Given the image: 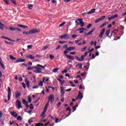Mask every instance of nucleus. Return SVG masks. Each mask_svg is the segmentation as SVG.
I'll return each mask as SVG.
<instances>
[{"mask_svg": "<svg viewBox=\"0 0 126 126\" xmlns=\"http://www.w3.org/2000/svg\"><path fill=\"white\" fill-rule=\"evenodd\" d=\"M10 115L11 116H13V117H14V118H17V116H18V114L16 113L15 112H11Z\"/></svg>", "mask_w": 126, "mask_h": 126, "instance_id": "ddd939ff", "label": "nucleus"}, {"mask_svg": "<svg viewBox=\"0 0 126 126\" xmlns=\"http://www.w3.org/2000/svg\"><path fill=\"white\" fill-rule=\"evenodd\" d=\"M40 32L39 30L37 29H33L30 31L28 32H23V34H25V35H29V34H36V33H39Z\"/></svg>", "mask_w": 126, "mask_h": 126, "instance_id": "f257e3e1", "label": "nucleus"}, {"mask_svg": "<svg viewBox=\"0 0 126 126\" xmlns=\"http://www.w3.org/2000/svg\"><path fill=\"white\" fill-rule=\"evenodd\" d=\"M99 21H100V19H97L95 21V23H98Z\"/></svg>", "mask_w": 126, "mask_h": 126, "instance_id": "680f3d73", "label": "nucleus"}, {"mask_svg": "<svg viewBox=\"0 0 126 126\" xmlns=\"http://www.w3.org/2000/svg\"><path fill=\"white\" fill-rule=\"evenodd\" d=\"M48 107H49V104L48 103H46V104L45 105V106L44 107V110H45L46 111H47V109H48Z\"/></svg>", "mask_w": 126, "mask_h": 126, "instance_id": "e433bc0d", "label": "nucleus"}, {"mask_svg": "<svg viewBox=\"0 0 126 126\" xmlns=\"http://www.w3.org/2000/svg\"><path fill=\"white\" fill-rule=\"evenodd\" d=\"M87 49V46H85V47L82 48L81 52H84Z\"/></svg>", "mask_w": 126, "mask_h": 126, "instance_id": "79ce46f5", "label": "nucleus"}, {"mask_svg": "<svg viewBox=\"0 0 126 126\" xmlns=\"http://www.w3.org/2000/svg\"><path fill=\"white\" fill-rule=\"evenodd\" d=\"M96 9H92L89 12H87V14H92V13H95Z\"/></svg>", "mask_w": 126, "mask_h": 126, "instance_id": "4468645a", "label": "nucleus"}, {"mask_svg": "<svg viewBox=\"0 0 126 126\" xmlns=\"http://www.w3.org/2000/svg\"><path fill=\"white\" fill-rule=\"evenodd\" d=\"M76 54V52H70L69 53V55H75Z\"/></svg>", "mask_w": 126, "mask_h": 126, "instance_id": "774afa93", "label": "nucleus"}, {"mask_svg": "<svg viewBox=\"0 0 126 126\" xmlns=\"http://www.w3.org/2000/svg\"><path fill=\"white\" fill-rule=\"evenodd\" d=\"M38 86H43V82L40 81L38 84Z\"/></svg>", "mask_w": 126, "mask_h": 126, "instance_id": "8fccbe9b", "label": "nucleus"}, {"mask_svg": "<svg viewBox=\"0 0 126 126\" xmlns=\"http://www.w3.org/2000/svg\"><path fill=\"white\" fill-rule=\"evenodd\" d=\"M22 85L24 89H26V84H25V83H22Z\"/></svg>", "mask_w": 126, "mask_h": 126, "instance_id": "c03bdc74", "label": "nucleus"}, {"mask_svg": "<svg viewBox=\"0 0 126 126\" xmlns=\"http://www.w3.org/2000/svg\"><path fill=\"white\" fill-rule=\"evenodd\" d=\"M66 111H69V112H71V109H70V107H68L66 109Z\"/></svg>", "mask_w": 126, "mask_h": 126, "instance_id": "3c124183", "label": "nucleus"}, {"mask_svg": "<svg viewBox=\"0 0 126 126\" xmlns=\"http://www.w3.org/2000/svg\"><path fill=\"white\" fill-rule=\"evenodd\" d=\"M32 64H33V63H32V62H28V65H29L30 66H31V65H32Z\"/></svg>", "mask_w": 126, "mask_h": 126, "instance_id": "4d7b16f0", "label": "nucleus"}, {"mask_svg": "<svg viewBox=\"0 0 126 126\" xmlns=\"http://www.w3.org/2000/svg\"><path fill=\"white\" fill-rule=\"evenodd\" d=\"M72 38H73V39H75V38H76V37H78V35H76V34H73L71 35Z\"/></svg>", "mask_w": 126, "mask_h": 126, "instance_id": "37998d69", "label": "nucleus"}, {"mask_svg": "<svg viewBox=\"0 0 126 126\" xmlns=\"http://www.w3.org/2000/svg\"><path fill=\"white\" fill-rule=\"evenodd\" d=\"M9 30H10L11 31H15V28L9 27Z\"/></svg>", "mask_w": 126, "mask_h": 126, "instance_id": "72a5a7b5", "label": "nucleus"}, {"mask_svg": "<svg viewBox=\"0 0 126 126\" xmlns=\"http://www.w3.org/2000/svg\"><path fill=\"white\" fill-rule=\"evenodd\" d=\"M91 26H92V24H89L88 25V26H87V29H90V27H91Z\"/></svg>", "mask_w": 126, "mask_h": 126, "instance_id": "5fc2aeb1", "label": "nucleus"}, {"mask_svg": "<svg viewBox=\"0 0 126 126\" xmlns=\"http://www.w3.org/2000/svg\"><path fill=\"white\" fill-rule=\"evenodd\" d=\"M22 103L24 104V105H26L28 104V101H27L25 99H23Z\"/></svg>", "mask_w": 126, "mask_h": 126, "instance_id": "412c9836", "label": "nucleus"}, {"mask_svg": "<svg viewBox=\"0 0 126 126\" xmlns=\"http://www.w3.org/2000/svg\"><path fill=\"white\" fill-rule=\"evenodd\" d=\"M9 1V0H3L4 2H5L7 5L9 4V2H8Z\"/></svg>", "mask_w": 126, "mask_h": 126, "instance_id": "58836bf2", "label": "nucleus"}, {"mask_svg": "<svg viewBox=\"0 0 126 126\" xmlns=\"http://www.w3.org/2000/svg\"><path fill=\"white\" fill-rule=\"evenodd\" d=\"M66 58H67L69 60H71L72 61H74V57L68 55H65Z\"/></svg>", "mask_w": 126, "mask_h": 126, "instance_id": "6e6552de", "label": "nucleus"}, {"mask_svg": "<svg viewBox=\"0 0 126 126\" xmlns=\"http://www.w3.org/2000/svg\"><path fill=\"white\" fill-rule=\"evenodd\" d=\"M59 38H60L61 39H65V38H66V35H65V34L63 35H61L59 37Z\"/></svg>", "mask_w": 126, "mask_h": 126, "instance_id": "c85d7f7f", "label": "nucleus"}, {"mask_svg": "<svg viewBox=\"0 0 126 126\" xmlns=\"http://www.w3.org/2000/svg\"><path fill=\"white\" fill-rule=\"evenodd\" d=\"M22 64V65H24L25 66V67H28V65H27L25 63H23Z\"/></svg>", "mask_w": 126, "mask_h": 126, "instance_id": "0e129e2a", "label": "nucleus"}, {"mask_svg": "<svg viewBox=\"0 0 126 126\" xmlns=\"http://www.w3.org/2000/svg\"><path fill=\"white\" fill-rule=\"evenodd\" d=\"M77 21H79V22H81L83 21V19H77Z\"/></svg>", "mask_w": 126, "mask_h": 126, "instance_id": "bf43d9fd", "label": "nucleus"}, {"mask_svg": "<svg viewBox=\"0 0 126 126\" xmlns=\"http://www.w3.org/2000/svg\"><path fill=\"white\" fill-rule=\"evenodd\" d=\"M0 65L1 66L2 68H3V69H5V68L4 67V64H2V63H1V58H0Z\"/></svg>", "mask_w": 126, "mask_h": 126, "instance_id": "4be33fe9", "label": "nucleus"}, {"mask_svg": "<svg viewBox=\"0 0 126 126\" xmlns=\"http://www.w3.org/2000/svg\"><path fill=\"white\" fill-rule=\"evenodd\" d=\"M17 27H20L21 28H22L23 25L19 24L17 25Z\"/></svg>", "mask_w": 126, "mask_h": 126, "instance_id": "e2e57ef3", "label": "nucleus"}, {"mask_svg": "<svg viewBox=\"0 0 126 126\" xmlns=\"http://www.w3.org/2000/svg\"><path fill=\"white\" fill-rule=\"evenodd\" d=\"M11 2H12L15 5H17V2L15 0H11Z\"/></svg>", "mask_w": 126, "mask_h": 126, "instance_id": "cd10ccee", "label": "nucleus"}, {"mask_svg": "<svg viewBox=\"0 0 126 126\" xmlns=\"http://www.w3.org/2000/svg\"><path fill=\"white\" fill-rule=\"evenodd\" d=\"M32 47H33V46L30 45L28 46L27 48L28 49V50H30V49H32Z\"/></svg>", "mask_w": 126, "mask_h": 126, "instance_id": "de8ad7c7", "label": "nucleus"}, {"mask_svg": "<svg viewBox=\"0 0 126 126\" xmlns=\"http://www.w3.org/2000/svg\"><path fill=\"white\" fill-rule=\"evenodd\" d=\"M26 85L28 86V88H29V86H30V82H29V81H28L26 83Z\"/></svg>", "mask_w": 126, "mask_h": 126, "instance_id": "49530a36", "label": "nucleus"}, {"mask_svg": "<svg viewBox=\"0 0 126 126\" xmlns=\"http://www.w3.org/2000/svg\"><path fill=\"white\" fill-rule=\"evenodd\" d=\"M79 68H82V64L80 63V64H79Z\"/></svg>", "mask_w": 126, "mask_h": 126, "instance_id": "338daca9", "label": "nucleus"}, {"mask_svg": "<svg viewBox=\"0 0 126 126\" xmlns=\"http://www.w3.org/2000/svg\"><path fill=\"white\" fill-rule=\"evenodd\" d=\"M39 88V86H35L32 87V89H38Z\"/></svg>", "mask_w": 126, "mask_h": 126, "instance_id": "603ef678", "label": "nucleus"}, {"mask_svg": "<svg viewBox=\"0 0 126 126\" xmlns=\"http://www.w3.org/2000/svg\"><path fill=\"white\" fill-rule=\"evenodd\" d=\"M16 99H18L19 97L21 96V93L18 92V91H16L15 94Z\"/></svg>", "mask_w": 126, "mask_h": 126, "instance_id": "0eeeda50", "label": "nucleus"}, {"mask_svg": "<svg viewBox=\"0 0 126 126\" xmlns=\"http://www.w3.org/2000/svg\"><path fill=\"white\" fill-rule=\"evenodd\" d=\"M27 58L28 59H30V60H34L35 59V56L30 55L27 56Z\"/></svg>", "mask_w": 126, "mask_h": 126, "instance_id": "dca6fc26", "label": "nucleus"}, {"mask_svg": "<svg viewBox=\"0 0 126 126\" xmlns=\"http://www.w3.org/2000/svg\"><path fill=\"white\" fill-rule=\"evenodd\" d=\"M33 5L32 4H28V9H32L33 8Z\"/></svg>", "mask_w": 126, "mask_h": 126, "instance_id": "5701e85b", "label": "nucleus"}, {"mask_svg": "<svg viewBox=\"0 0 126 126\" xmlns=\"http://www.w3.org/2000/svg\"><path fill=\"white\" fill-rule=\"evenodd\" d=\"M75 49H76V48H75V47H69L67 48V50L68 51H73V50H75Z\"/></svg>", "mask_w": 126, "mask_h": 126, "instance_id": "aec40b11", "label": "nucleus"}, {"mask_svg": "<svg viewBox=\"0 0 126 126\" xmlns=\"http://www.w3.org/2000/svg\"><path fill=\"white\" fill-rule=\"evenodd\" d=\"M33 72H35V73H42V71L39 70H34Z\"/></svg>", "mask_w": 126, "mask_h": 126, "instance_id": "393cba45", "label": "nucleus"}, {"mask_svg": "<svg viewBox=\"0 0 126 126\" xmlns=\"http://www.w3.org/2000/svg\"><path fill=\"white\" fill-rule=\"evenodd\" d=\"M10 60H12V61H15V60H16V58L14 57L13 56H12V55L10 56Z\"/></svg>", "mask_w": 126, "mask_h": 126, "instance_id": "bb28decb", "label": "nucleus"}, {"mask_svg": "<svg viewBox=\"0 0 126 126\" xmlns=\"http://www.w3.org/2000/svg\"><path fill=\"white\" fill-rule=\"evenodd\" d=\"M36 66H38V67H41V68L45 69V67H47V64H44V66H43L41 64H37Z\"/></svg>", "mask_w": 126, "mask_h": 126, "instance_id": "f3484780", "label": "nucleus"}, {"mask_svg": "<svg viewBox=\"0 0 126 126\" xmlns=\"http://www.w3.org/2000/svg\"><path fill=\"white\" fill-rule=\"evenodd\" d=\"M11 95V90L10 89V87H8V95H7L8 100H7V101H9V100H10Z\"/></svg>", "mask_w": 126, "mask_h": 126, "instance_id": "423d86ee", "label": "nucleus"}, {"mask_svg": "<svg viewBox=\"0 0 126 126\" xmlns=\"http://www.w3.org/2000/svg\"><path fill=\"white\" fill-rule=\"evenodd\" d=\"M16 104L17 106V109H22V105H21V101L19 100H17L16 101Z\"/></svg>", "mask_w": 126, "mask_h": 126, "instance_id": "20e7f679", "label": "nucleus"}, {"mask_svg": "<svg viewBox=\"0 0 126 126\" xmlns=\"http://www.w3.org/2000/svg\"><path fill=\"white\" fill-rule=\"evenodd\" d=\"M83 98V95H81V92H79V94L78 95L77 97H76V99L77 100L78 99H82Z\"/></svg>", "mask_w": 126, "mask_h": 126, "instance_id": "9d476101", "label": "nucleus"}, {"mask_svg": "<svg viewBox=\"0 0 126 126\" xmlns=\"http://www.w3.org/2000/svg\"><path fill=\"white\" fill-rule=\"evenodd\" d=\"M46 112H47V110L43 109V111L41 114V117H43V116H44L45 114H46Z\"/></svg>", "mask_w": 126, "mask_h": 126, "instance_id": "a878e982", "label": "nucleus"}, {"mask_svg": "<svg viewBox=\"0 0 126 126\" xmlns=\"http://www.w3.org/2000/svg\"><path fill=\"white\" fill-rule=\"evenodd\" d=\"M32 69H34V67H30L27 68V70H32Z\"/></svg>", "mask_w": 126, "mask_h": 126, "instance_id": "a18cd8bd", "label": "nucleus"}, {"mask_svg": "<svg viewBox=\"0 0 126 126\" xmlns=\"http://www.w3.org/2000/svg\"><path fill=\"white\" fill-rule=\"evenodd\" d=\"M107 24H108V22H106L105 23H103V24H102L99 28H102V27H104V26H106V25H107Z\"/></svg>", "mask_w": 126, "mask_h": 126, "instance_id": "b1692460", "label": "nucleus"}, {"mask_svg": "<svg viewBox=\"0 0 126 126\" xmlns=\"http://www.w3.org/2000/svg\"><path fill=\"white\" fill-rule=\"evenodd\" d=\"M50 60H53L55 58V56L51 54L50 55Z\"/></svg>", "mask_w": 126, "mask_h": 126, "instance_id": "864d4df0", "label": "nucleus"}, {"mask_svg": "<svg viewBox=\"0 0 126 126\" xmlns=\"http://www.w3.org/2000/svg\"><path fill=\"white\" fill-rule=\"evenodd\" d=\"M68 70V68H66V69H64V70L62 71V73L63 74L64 73H66Z\"/></svg>", "mask_w": 126, "mask_h": 126, "instance_id": "c756f323", "label": "nucleus"}, {"mask_svg": "<svg viewBox=\"0 0 126 126\" xmlns=\"http://www.w3.org/2000/svg\"><path fill=\"white\" fill-rule=\"evenodd\" d=\"M65 22H63V23H62L61 24H60V25H59V27H62V26H63V25H64V24H65Z\"/></svg>", "mask_w": 126, "mask_h": 126, "instance_id": "6e6d98bb", "label": "nucleus"}, {"mask_svg": "<svg viewBox=\"0 0 126 126\" xmlns=\"http://www.w3.org/2000/svg\"><path fill=\"white\" fill-rule=\"evenodd\" d=\"M65 36H66V38L67 39H69V35H68V34H65Z\"/></svg>", "mask_w": 126, "mask_h": 126, "instance_id": "052dcab7", "label": "nucleus"}, {"mask_svg": "<svg viewBox=\"0 0 126 126\" xmlns=\"http://www.w3.org/2000/svg\"><path fill=\"white\" fill-rule=\"evenodd\" d=\"M106 18V16H101L100 18H99V20H100V21H102V20H104V19Z\"/></svg>", "mask_w": 126, "mask_h": 126, "instance_id": "7c9ffc66", "label": "nucleus"}, {"mask_svg": "<svg viewBox=\"0 0 126 126\" xmlns=\"http://www.w3.org/2000/svg\"><path fill=\"white\" fill-rule=\"evenodd\" d=\"M34 69H37L38 70H42V69L39 67H33Z\"/></svg>", "mask_w": 126, "mask_h": 126, "instance_id": "ea45409f", "label": "nucleus"}, {"mask_svg": "<svg viewBox=\"0 0 126 126\" xmlns=\"http://www.w3.org/2000/svg\"><path fill=\"white\" fill-rule=\"evenodd\" d=\"M0 25H1V26H0V29L2 31H3V28H4V27H5V25H4V24L1 23V22H0Z\"/></svg>", "mask_w": 126, "mask_h": 126, "instance_id": "a211bd4d", "label": "nucleus"}, {"mask_svg": "<svg viewBox=\"0 0 126 126\" xmlns=\"http://www.w3.org/2000/svg\"><path fill=\"white\" fill-rule=\"evenodd\" d=\"M79 23L80 25H81V27H83L84 26V22L83 21H82V22H80Z\"/></svg>", "mask_w": 126, "mask_h": 126, "instance_id": "2f4dec72", "label": "nucleus"}, {"mask_svg": "<svg viewBox=\"0 0 126 126\" xmlns=\"http://www.w3.org/2000/svg\"><path fill=\"white\" fill-rule=\"evenodd\" d=\"M89 52L87 51L86 53H85V54H84V57L85 58L86 57V56H87V54H89Z\"/></svg>", "mask_w": 126, "mask_h": 126, "instance_id": "13d9d810", "label": "nucleus"}, {"mask_svg": "<svg viewBox=\"0 0 126 126\" xmlns=\"http://www.w3.org/2000/svg\"><path fill=\"white\" fill-rule=\"evenodd\" d=\"M105 31H106V29L103 28L102 30H100V33L99 35V38H103V35L105 34Z\"/></svg>", "mask_w": 126, "mask_h": 126, "instance_id": "39448f33", "label": "nucleus"}, {"mask_svg": "<svg viewBox=\"0 0 126 126\" xmlns=\"http://www.w3.org/2000/svg\"><path fill=\"white\" fill-rule=\"evenodd\" d=\"M49 48V46L47 45H45L42 49V51H45L46 49H48Z\"/></svg>", "mask_w": 126, "mask_h": 126, "instance_id": "a19ab883", "label": "nucleus"}, {"mask_svg": "<svg viewBox=\"0 0 126 126\" xmlns=\"http://www.w3.org/2000/svg\"><path fill=\"white\" fill-rule=\"evenodd\" d=\"M15 30H16V31H18L19 32H21V31H22L21 30V29L18 28H15Z\"/></svg>", "mask_w": 126, "mask_h": 126, "instance_id": "09e8293b", "label": "nucleus"}, {"mask_svg": "<svg viewBox=\"0 0 126 126\" xmlns=\"http://www.w3.org/2000/svg\"><path fill=\"white\" fill-rule=\"evenodd\" d=\"M119 16L118 14H115V15H113L111 17L108 18V20H112V19H114V18H117V17H118Z\"/></svg>", "mask_w": 126, "mask_h": 126, "instance_id": "9b49d317", "label": "nucleus"}, {"mask_svg": "<svg viewBox=\"0 0 126 126\" xmlns=\"http://www.w3.org/2000/svg\"><path fill=\"white\" fill-rule=\"evenodd\" d=\"M58 70H59V68H54L53 70V72H54V73H56V72H58Z\"/></svg>", "mask_w": 126, "mask_h": 126, "instance_id": "f704fd0d", "label": "nucleus"}, {"mask_svg": "<svg viewBox=\"0 0 126 126\" xmlns=\"http://www.w3.org/2000/svg\"><path fill=\"white\" fill-rule=\"evenodd\" d=\"M5 44H7L8 45H13V43L9 42H8L7 41H5Z\"/></svg>", "mask_w": 126, "mask_h": 126, "instance_id": "4c0bfd02", "label": "nucleus"}, {"mask_svg": "<svg viewBox=\"0 0 126 126\" xmlns=\"http://www.w3.org/2000/svg\"><path fill=\"white\" fill-rule=\"evenodd\" d=\"M17 121H22V117H21V116H19L17 118Z\"/></svg>", "mask_w": 126, "mask_h": 126, "instance_id": "c9c22d12", "label": "nucleus"}, {"mask_svg": "<svg viewBox=\"0 0 126 126\" xmlns=\"http://www.w3.org/2000/svg\"><path fill=\"white\" fill-rule=\"evenodd\" d=\"M28 99L29 103H31V102H32V99H31L30 95L28 96Z\"/></svg>", "mask_w": 126, "mask_h": 126, "instance_id": "473e14b6", "label": "nucleus"}, {"mask_svg": "<svg viewBox=\"0 0 126 126\" xmlns=\"http://www.w3.org/2000/svg\"><path fill=\"white\" fill-rule=\"evenodd\" d=\"M75 58L78 62H83L85 59V57L83 55H82L81 58L78 57L77 56H75Z\"/></svg>", "mask_w": 126, "mask_h": 126, "instance_id": "7ed1b4c3", "label": "nucleus"}, {"mask_svg": "<svg viewBox=\"0 0 126 126\" xmlns=\"http://www.w3.org/2000/svg\"><path fill=\"white\" fill-rule=\"evenodd\" d=\"M111 31V30L108 29L107 30L106 32H105V36L106 37L109 36V35H110V32Z\"/></svg>", "mask_w": 126, "mask_h": 126, "instance_id": "6ab92c4d", "label": "nucleus"}, {"mask_svg": "<svg viewBox=\"0 0 126 126\" xmlns=\"http://www.w3.org/2000/svg\"><path fill=\"white\" fill-rule=\"evenodd\" d=\"M25 61H26L25 59H19L15 62V63H24Z\"/></svg>", "mask_w": 126, "mask_h": 126, "instance_id": "1a4fd4ad", "label": "nucleus"}, {"mask_svg": "<svg viewBox=\"0 0 126 126\" xmlns=\"http://www.w3.org/2000/svg\"><path fill=\"white\" fill-rule=\"evenodd\" d=\"M60 88H61V93L63 96H64V93L65 92H64V88H63V87H61Z\"/></svg>", "mask_w": 126, "mask_h": 126, "instance_id": "f8f14e48", "label": "nucleus"}, {"mask_svg": "<svg viewBox=\"0 0 126 126\" xmlns=\"http://www.w3.org/2000/svg\"><path fill=\"white\" fill-rule=\"evenodd\" d=\"M69 91H71V88H70L69 89H67L65 91V92H69Z\"/></svg>", "mask_w": 126, "mask_h": 126, "instance_id": "69168bd1", "label": "nucleus"}, {"mask_svg": "<svg viewBox=\"0 0 126 126\" xmlns=\"http://www.w3.org/2000/svg\"><path fill=\"white\" fill-rule=\"evenodd\" d=\"M2 38L3 39H5L6 40H8L10 42H15V41H14V40L11 39L9 38H8V37H5V36H2Z\"/></svg>", "mask_w": 126, "mask_h": 126, "instance_id": "2eb2a0df", "label": "nucleus"}, {"mask_svg": "<svg viewBox=\"0 0 126 126\" xmlns=\"http://www.w3.org/2000/svg\"><path fill=\"white\" fill-rule=\"evenodd\" d=\"M55 100V96H54V94H50L48 97V101L51 102V104H53L54 103V101Z\"/></svg>", "mask_w": 126, "mask_h": 126, "instance_id": "f03ea898", "label": "nucleus"}]
</instances>
